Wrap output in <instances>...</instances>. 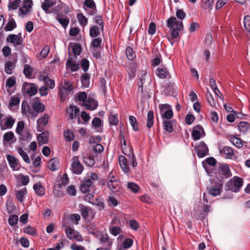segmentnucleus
<instances>
[{"instance_id":"12","label":"nucleus","mask_w":250,"mask_h":250,"mask_svg":"<svg viewBox=\"0 0 250 250\" xmlns=\"http://www.w3.org/2000/svg\"><path fill=\"white\" fill-rule=\"evenodd\" d=\"M49 116L45 114L42 117L39 118L37 121V130L38 132H42L44 129V126L48 123Z\"/></svg>"},{"instance_id":"53","label":"nucleus","mask_w":250,"mask_h":250,"mask_svg":"<svg viewBox=\"0 0 250 250\" xmlns=\"http://www.w3.org/2000/svg\"><path fill=\"white\" fill-rule=\"evenodd\" d=\"M20 99L19 97L14 96L11 97L9 104V107H12L15 105H19Z\"/></svg>"},{"instance_id":"3","label":"nucleus","mask_w":250,"mask_h":250,"mask_svg":"<svg viewBox=\"0 0 250 250\" xmlns=\"http://www.w3.org/2000/svg\"><path fill=\"white\" fill-rule=\"evenodd\" d=\"M243 185V179L239 177L234 176L227 182L225 185V190L238 192Z\"/></svg>"},{"instance_id":"33","label":"nucleus","mask_w":250,"mask_h":250,"mask_svg":"<svg viewBox=\"0 0 250 250\" xmlns=\"http://www.w3.org/2000/svg\"><path fill=\"white\" fill-rule=\"evenodd\" d=\"M238 128L240 131L243 133L250 132V124L248 122H240L238 125Z\"/></svg>"},{"instance_id":"57","label":"nucleus","mask_w":250,"mask_h":250,"mask_svg":"<svg viewBox=\"0 0 250 250\" xmlns=\"http://www.w3.org/2000/svg\"><path fill=\"white\" fill-rule=\"evenodd\" d=\"M33 68L30 65L26 64L24 66L23 73L25 77L29 78L32 73Z\"/></svg>"},{"instance_id":"24","label":"nucleus","mask_w":250,"mask_h":250,"mask_svg":"<svg viewBox=\"0 0 250 250\" xmlns=\"http://www.w3.org/2000/svg\"><path fill=\"white\" fill-rule=\"evenodd\" d=\"M32 0H24L22 6L20 9V11L23 15L27 14L32 5Z\"/></svg>"},{"instance_id":"26","label":"nucleus","mask_w":250,"mask_h":250,"mask_svg":"<svg viewBox=\"0 0 250 250\" xmlns=\"http://www.w3.org/2000/svg\"><path fill=\"white\" fill-rule=\"evenodd\" d=\"M121 148H122V151H123V153H124L125 155H127V157H128L130 164L133 167H136L137 166V165H138V163H137V161L136 160V158L135 155L133 153V149H131L130 150V153L128 154H127L126 153H125L124 152V148H123V146H122Z\"/></svg>"},{"instance_id":"23","label":"nucleus","mask_w":250,"mask_h":250,"mask_svg":"<svg viewBox=\"0 0 250 250\" xmlns=\"http://www.w3.org/2000/svg\"><path fill=\"white\" fill-rule=\"evenodd\" d=\"M83 162L88 167H92L95 165V160L93 156L87 154L83 155Z\"/></svg>"},{"instance_id":"4","label":"nucleus","mask_w":250,"mask_h":250,"mask_svg":"<svg viewBox=\"0 0 250 250\" xmlns=\"http://www.w3.org/2000/svg\"><path fill=\"white\" fill-rule=\"evenodd\" d=\"M105 182L109 189L114 193L119 191L121 187L120 181L112 175L111 172L105 179Z\"/></svg>"},{"instance_id":"18","label":"nucleus","mask_w":250,"mask_h":250,"mask_svg":"<svg viewBox=\"0 0 250 250\" xmlns=\"http://www.w3.org/2000/svg\"><path fill=\"white\" fill-rule=\"evenodd\" d=\"M85 108L89 110H95L98 105L97 101L92 98L89 97L83 104Z\"/></svg>"},{"instance_id":"15","label":"nucleus","mask_w":250,"mask_h":250,"mask_svg":"<svg viewBox=\"0 0 250 250\" xmlns=\"http://www.w3.org/2000/svg\"><path fill=\"white\" fill-rule=\"evenodd\" d=\"M219 152L223 157L227 159H231L233 155L232 148L229 146H225L221 149L219 148Z\"/></svg>"},{"instance_id":"28","label":"nucleus","mask_w":250,"mask_h":250,"mask_svg":"<svg viewBox=\"0 0 250 250\" xmlns=\"http://www.w3.org/2000/svg\"><path fill=\"white\" fill-rule=\"evenodd\" d=\"M66 67L67 68H70L73 71H76L79 69V65L78 63H75L72 60V59L70 57L68 58L66 62Z\"/></svg>"},{"instance_id":"9","label":"nucleus","mask_w":250,"mask_h":250,"mask_svg":"<svg viewBox=\"0 0 250 250\" xmlns=\"http://www.w3.org/2000/svg\"><path fill=\"white\" fill-rule=\"evenodd\" d=\"M194 149L198 157L200 158L209 155L208 148L204 141H201L197 146L194 147Z\"/></svg>"},{"instance_id":"40","label":"nucleus","mask_w":250,"mask_h":250,"mask_svg":"<svg viewBox=\"0 0 250 250\" xmlns=\"http://www.w3.org/2000/svg\"><path fill=\"white\" fill-rule=\"evenodd\" d=\"M100 34V28L97 25H92L89 29V35L91 38L97 37Z\"/></svg>"},{"instance_id":"62","label":"nucleus","mask_w":250,"mask_h":250,"mask_svg":"<svg viewBox=\"0 0 250 250\" xmlns=\"http://www.w3.org/2000/svg\"><path fill=\"white\" fill-rule=\"evenodd\" d=\"M244 27L246 31L250 34V16H245L243 20Z\"/></svg>"},{"instance_id":"47","label":"nucleus","mask_w":250,"mask_h":250,"mask_svg":"<svg viewBox=\"0 0 250 250\" xmlns=\"http://www.w3.org/2000/svg\"><path fill=\"white\" fill-rule=\"evenodd\" d=\"M15 68L13 63L11 61H7L5 63L4 71L7 74H11L12 70Z\"/></svg>"},{"instance_id":"29","label":"nucleus","mask_w":250,"mask_h":250,"mask_svg":"<svg viewBox=\"0 0 250 250\" xmlns=\"http://www.w3.org/2000/svg\"><path fill=\"white\" fill-rule=\"evenodd\" d=\"M79 112V109L76 106H74L73 104L71 105L67 110V113L69 114V118L71 120L75 118Z\"/></svg>"},{"instance_id":"56","label":"nucleus","mask_w":250,"mask_h":250,"mask_svg":"<svg viewBox=\"0 0 250 250\" xmlns=\"http://www.w3.org/2000/svg\"><path fill=\"white\" fill-rule=\"evenodd\" d=\"M8 223L11 226H14L17 224L18 222V217L17 215H11L8 220Z\"/></svg>"},{"instance_id":"46","label":"nucleus","mask_w":250,"mask_h":250,"mask_svg":"<svg viewBox=\"0 0 250 250\" xmlns=\"http://www.w3.org/2000/svg\"><path fill=\"white\" fill-rule=\"evenodd\" d=\"M37 92V86L35 84H30L29 85V87H27L26 90V93L27 94L30 96H32L33 95H34L36 94Z\"/></svg>"},{"instance_id":"11","label":"nucleus","mask_w":250,"mask_h":250,"mask_svg":"<svg viewBox=\"0 0 250 250\" xmlns=\"http://www.w3.org/2000/svg\"><path fill=\"white\" fill-rule=\"evenodd\" d=\"M65 228V232L67 238L69 239H76L78 241H82V237L80 234L79 232L78 231H76L74 228H72L68 226H66Z\"/></svg>"},{"instance_id":"21","label":"nucleus","mask_w":250,"mask_h":250,"mask_svg":"<svg viewBox=\"0 0 250 250\" xmlns=\"http://www.w3.org/2000/svg\"><path fill=\"white\" fill-rule=\"evenodd\" d=\"M37 140L40 145H44L47 143L49 140V132L44 131L37 136Z\"/></svg>"},{"instance_id":"8","label":"nucleus","mask_w":250,"mask_h":250,"mask_svg":"<svg viewBox=\"0 0 250 250\" xmlns=\"http://www.w3.org/2000/svg\"><path fill=\"white\" fill-rule=\"evenodd\" d=\"M218 168V175L220 179L218 180L223 182L224 179H228L231 176L232 174L229 166L227 164H219Z\"/></svg>"},{"instance_id":"19","label":"nucleus","mask_w":250,"mask_h":250,"mask_svg":"<svg viewBox=\"0 0 250 250\" xmlns=\"http://www.w3.org/2000/svg\"><path fill=\"white\" fill-rule=\"evenodd\" d=\"M33 189L36 194L40 197L44 196L45 194V188L43 187L40 182L35 183L33 185Z\"/></svg>"},{"instance_id":"31","label":"nucleus","mask_w":250,"mask_h":250,"mask_svg":"<svg viewBox=\"0 0 250 250\" xmlns=\"http://www.w3.org/2000/svg\"><path fill=\"white\" fill-rule=\"evenodd\" d=\"M214 0H201V7L204 10H211Z\"/></svg>"},{"instance_id":"1","label":"nucleus","mask_w":250,"mask_h":250,"mask_svg":"<svg viewBox=\"0 0 250 250\" xmlns=\"http://www.w3.org/2000/svg\"><path fill=\"white\" fill-rule=\"evenodd\" d=\"M167 26L170 29L171 38L169 39L171 45L173 43L171 40L180 38V32L184 28L183 23L181 21H178L175 17H171L167 20Z\"/></svg>"},{"instance_id":"25","label":"nucleus","mask_w":250,"mask_h":250,"mask_svg":"<svg viewBox=\"0 0 250 250\" xmlns=\"http://www.w3.org/2000/svg\"><path fill=\"white\" fill-rule=\"evenodd\" d=\"M175 122L174 119L163 120L164 129L169 132H172L173 130V124Z\"/></svg>"},{"instance_id":"2","label":"nucleus","mask_w":250,"mask_h":250,"mask_svg":"<svg viewBox=\"0 0 250 250\" xmlns=\"http://www.w3.org/2000/svg\"><path fill=\"white\" fill-rule=\"evenodd\" d=\"M99 179L98 175L95 172L90 173V177L84 178L80 186V190L83 193H87L96 189L94 182Z\"/></svg>"},{"instance_id":"42","label":"nucleus","mask_w":250,"mask_h":250,"mask_svg":"<svg viewBox=\"0 0 250 250\" xmlns=\"http://www.w3.org/2000/svg\"><path fill=\"white\" fill-rule=\"evenodd\" d=\"M154 114L152 110H149L147 115L146 126L148 128H151L153 125Z\"/></svg>"},{"instance_id":"39","label":"nucleus","mask_w":250,"mask_h":250,"mask_svg":"<svg viewBox=\"0 0 250 250\" xmlns=\"http://www.w3.org/2000/svg\"><path fill=\"white\" fill-rule=\"evenodd\" d=\"M27 190L25 187L22 188L16 192V196L19 202H22L24 200V196L26 194Z\"/></svg>"},{"instance_id":"35","label":"nucleus","mask_w":250,"mask_h":250,"mask_svg":"<svg viewBox=\"0 0 250 250\" xmlns=\"http://www.w3.org/2000/svg\"><path fill=\"white\" fill-rule=\"evenodd\" d=\"M56 20L65 29L69 23V20L68 18H62L60 14H58L55 18Z\"/></svg>"},{"instance_id":"51","label":"nucleus","mask_w":250,"mask_h":250,"mask_svg":"<svg viewBox=\"0 0 250 250\" xmlns=\"http://www.w3.org/2000/svg\"><path fill=\"white\" fill-rule=\"evenodd\" d=\"M117 114H110L109 118V123L110 125H118L119 123V120L117 118Z\"/></svg>"},{"instance_id":"34","label":"nucleus","mask_w":250,"mask_h":250,"mask_svg":"<svg viewBox=\"0 0 250 250\" xmlns=\"http://www.w3.org/2000/svg\"><path fill=\"white\" fill-rule=\"evenodd\" d=\"M42 80L45 83L46 86H48L50 89H52L54 88L55 85V81L50 79L48 75L43 76Z\"/></svg>"},{"instance_id":"36","label":"nucleus","mask_w":250,"mask_h":250,"mask_svg":"<svg viewBox=\"0 0 250 250\" xmlns=\"http://www.w3.org/2000/svg\"><path fill=\"white\" fill-rule=\"evenodd\" d=\"M49 168L53 171H55L59 168V161L57 158L51 159L48 163Z\"/></svg>"},{"instance_id":"64","label":"nucleus","mask_w":250,"mask_h":250,"mask_svg":"<svg viewBox=\"0 0 250 250\" xmlns=\"http://www.w3.org/2000/svg\"><path fill=\"white\" fill-rule=\"evenodd\" d=\"M24 127V123L23 121H21L18 123L17 127L16 129V132L18 135L22 134V132L24 131L23 129Z\"/></svg>"},{"instance_id":"52","label":"nucleus","mask_w":250,"mask_h":250,"mask_svg":"<svg viewBox=\"0 0 250 250\" xmlns=\"http://www.w3.org/2000/svg\"><path fill=\"white\" fill-rule=\"evenodd\" d=\"M102 43V40L101 38L96 37L92 40L91 43V46L92 48H100Z\"/></svg>"},{"instance_id":"37","label":"nucleus","mask_w":250,"mask_h":250,"mask_svg":"<svg viewBox=\"0 0 250 250\" xmlns=\"http://www.w3.org/2000/svg\"><path fill=\"white\" fill-rule=\"evenodd\" d=\"M77 18L82 26L84 27L87 24L88 20L82 13H78L77 14Z\"/></svg>"},{"instance_id":"43","label":"nucleus","mask_w":250,"mask_h":250,"mask_svg":"<svg viewBox=\"0 0 250 250\" xmlns=\"http://www.w3.org/2000/svg\"><path fill=\"white\" fill-rule=\"evenodd\" d=\"M125 54L129 60L132 61L136 58L135 53H134L132 48L130 46L126 47L125 49Z\"/></svg>"},{"instance_id":"27","label":"nucleus","mask_w":250,"mask_h":250,"mask_svg":"<svg viewBox=\"0 0 250 250\" xmlns=\"http://www.w3.org/2000/svg\"><path fill=\"white\" fill-rule=\"evenodd\" d=\"M90 75L87 73H84L81 75L80 79L82 86L83 88L88 87L90 84Z\"/></svg>"},{"instance_id":"50","label":"nucleus","mask_w":250,"mask_h":250,"mask_svg":"<svg viewBox=\"0 0 250 250\" xmlns=\"http://www.w3.org/2000/svg\"><path fill=\"white\" fill-rule=\"evenodd\" d=\"M31 108L28 105L27 102L23 101L21 104V112L23 115H27L30 114Z\"/></svg>"},{"instance_id":"10","label":"nucleus","mask_w":250,"mask_h":250,"mask_svg":"<svg viewBox=\"0 0 250 250\" xmlns=\"http://www.w3.org/2000/svg\"><path fill=\"white\" fill-rule=\"evenodd\" d=\"M83 8L89 15H94L97 11L96 3L93 0H85Z\"/></svg>"},{"instance_id":"13","label":"nucleus","mask_w":250,"mask_h":250,"mask_svg":"<svg viewBox=\"0 0 250 250\" xmlns=\"http://www.w3.org/2000/svg\"><path fill=\"white\" fill-rule=\"evenodd\" d=\"M6 158L10 167L13 171L20 169L21 165L17 158L12 155H7Z\"/></svg>"},{"instance_id":"30","label":"nucleus","mask_w":250,"mask_h":250,"mask_svg":"<svg viewBox=\"0 0 250 250\" xmlns=\"http://www.w3.org/2000/svg\"><path fill=\"white\" fill-rule=\"evenodd\" d=\"M79 207L82 217L84 219H86L88 216L89 211L92 210L91 208L82 204H79Z\"/></svg>"},{"instance_id":"59","label":"nucleus","mask_w":250,"mask_h":250,"mask_svg":"<svg viewBox=\"0 0 250 250\" xmlns=\"http://www.w3.org/2000/svg\"><path fill=\"white\" fill-rule=\"evenodd\" d=\"M24 232L28 234L36 236L37 235L36 229L30 225L26 226L24 229Z\"/></svg>"},{"instance_id":"55","label":"nucleus","mask_w":250,"mask_h":250,"mask_svg":"<svg viewBox=\"0 0 250 250\" xmlns=\"http://www.w3.org/2000/svg\"><path fill=\"white\" fill-rule=\"evenodd\" d=\"M127 188L133 193H137L140 190L139 186L134 182L128 183Z\"/></svg>"},{"instance_id":"20","label":"nucleus","mask_w":250,"mask_h":250,"mask_svg":"<svg viewBox=\"0 0 250 250\" xmlns=\"http://www.w3.org/2000/svg\"><path fill=\"white\" fill-rule=\"evenodd\" d=\"M55 11L57 14L62 12L67 14L69 12V8L66 4L61 2L55 7Z\"/></svg>"},{"instance_id":"5","label":"nucleus","mask_w":250,"mask_h":250,"mask_svg":"<svg viewBox=\"0 0 250 250\" xmlns=\"http://www.w3.org/2000/svg\"><path fill=\"white\" fill-rule=\"evenodd\" d=\"M160 113L163 120H170L173 116L172 107L167 104H161L159 105Z\"/></svg>"},{"instance_id":"7","label":"nucleus","mask_w":250,"mask_h":250,"mask_svg":"<svg viewBox=\"0 0 250 250\" xmlns=\"http://www.w3.org/2000/svg\"><path fill=\"white\" fill-rule=\"evenodd\" d=\"M223 182L218 180L217 182L211 183V186L208 188V193L213 196L219 195L223 189Z\"/></svg>"},{"instance_id":"16","label":"nucleus","mask_w":250,"mask_h":250,"mask_svg":"<svg viewBox=\"0 0 250 250\" xmlns=\"http://www.w3.org/2000/svg\"><path fill=\"white\" fill-rule=\"evenodd\" d=\"M201 133H204L205 132L203 127L200 125H197L193 128L191 133V136L195 141L198 140L200 139Z\"/></svg>"},{"instance_id":"22","label":"nucleus","mask_w":250,"mask_h":250,"mask_svg":"<svg viewBox=\"0 0 250 250\" xmlns=\"http://www.w3.org/2000/svg\"><path fill=\"white\" fill-rule=\"evenodd\" d=\"M119 163L122 170L125 173H127L129 172V169L127 164V160L124 156L121 155L119 156Z\"/></svg>"},{"instance_id":"63","label":"nucleus","mask_w":250,"mask_h":250,"mask_svg":"<svg viewBox=\"0 0 250 250\" xmlns=\"http://www.w3.org/2000/svg\"><path fill=\"white\" fill-rule=\"evenodd\" d=\"M21 2V0H15L14 1L12 2L10 1L8 4L9 9H17L20 6Z\"/></svg>"},{"instance_id":"41","label":"nucleus","mask_w":250,"mask_h":250,"mask_svg":"<svg viewBox=\"0 0 250 250\" xmlns=\"http://www.w3.org/2000/svg\"><path fill=\"white\" fill-rule=\"evenodd\" d=\"M33 108L38 113L43 112L45 110L44 105L39 102H35L33 105Z\"/></svg>"},{"instance_id":"32","label":"nucleus","mask_w":250,"mask_h":250,"mask_svg":"<svg viewBox=\"0 0 250 250\" xmlns=\"http://www.w3.org/2000/svg\"><path fill=\"white\" fill-rule=\"evenodd\" d=\"M156 74L161 79L166 78L167 75H169L167 68L165 67L157 68L156 70Z\"/></svg>"},{"instance_id":"44","label":"nucleus","mask_w":250,"mask_h":250,"mask_svg":"<svg viewBox=\"0 0 250 250\" xmlns=\"http://www.w3.org/2000/svg\"><path fill=\"white\" fill-rule=\"evenodd\" d=\"M17 151L25 163L27 164L30 163L29 156L21 147H19L17 149Z\"/></svg>"},{"instance_id":"17","label":"nucleus","mask_w":250,"mask_h":250,"mask_svg":"<svg viewBox=\"0 0 250 250\" xmlns=\"http://www.w3.org/2000/svg\"><path fill=\"white\" fill-rule=\"evenodd\" d=\"M137 67V64L136 62H131L128 63V67L126 71L130 80L135 77Z\"/></svg>"},{"instance_id":"14","label":"nucleus","mask_w":250,"mask_h":250,"mask_svg":"<svg viewBox=\"0 0 250 250\" xmlns=\"http://www.w3.org/2000/svg\"><path fill=\"white\" fill-rule=\"evenodd\" d=\"M6 41L14 44L15 46L16 45H21L23 42V39L21 33H19V35L15 34L9 35L6 39Z\"/></svg>"},{"instance_id":"45","label":"nucleus","mask_w":250,"mask_h":250,"mask_svg":"<svg viewBox=\"0 0 250 250\" xmlns=\"http://www.w3.org/2000/svg\"><path fill=\"white\" fill-rule=\"evenodd\" d=\"M20 136L19 139L21 140L29 142L31 139L32 136L28 131H24L22 132V134L19 135Z\"/></svg>"},{"instance_id":"58","label":"nucleus","mask_w":250,"mask_h":250,"mask_svg":"<svg viewBox=\"0 0 250 250\" xmlns=\"http://www.w3.org/2000/svg\"><path fill=\"white\" fill-rule=\"evenodd\" d=\"M94 23L99 24L102 31L104 30V22L102 16H97L94 18Z\"/></svg>"},{"instance_id":"6","label":"nucleus","mask_w":250,"mask_h":250,"mask_svg":"<svg viewBox=\"0 0 250 250\" xmlns=\"http://www.w3.org/2000/svg\"><path fill=\"white\" fill-rule=\"evenodd\" d=\"M70 169L73 174L76 175L81 174L84 170V167L81 164L78 156H75L72 158Z\"/></svg>"},{"instance_id":"60","label":"nucleus","mask_w":250,"mask_h":250,"mask_svg":"<svg viewBox=\"0 0 250 250\" xmlns=\"http://www.w3.org/2000/svg\"><path fill=\"white\" fill-rule=\"evenodd\" d=\"M81 66L84 72H86L89 67V62L86 59H82L80 62Z\"/></svg>"},{"instance_id":"54","label":"nucleus","mask_w":250,"mask_h":250,"mask_svg":"<svg viewBox=\"0 0 250 250\" xmlns=\"http://www.w3.org/2000/svg\"><path fill=\"white\" fill-rule=\"evenodd\" d=\"M64 136L66 141L70 142L74 139L75 135L72 131L67 129L64 132Z\"/></svg>"},{"instance_id":"48","label":"nucleus","mask_w":250,"mask_h":250,"mask_svg":"<svg viewBox=\"0 0 250 250\" xmlns=\"http://www.w3.org/2000/svg\"><path fill=\"white\" fill-rule=\"evenodd\" d=\"M129 121L133 130L135 131H138L139 130V127L136 118L132 115H130L129 117Z\"/></svg>"},{"instance_id":"61","label":"nucleus","mask_w":250,"mask_h":250,"mask_svg":"<svg viewBox=\"0 0 250 250\" xmlns=\"http://www.w3.org/2000/svg\"><path fill=\"white\" fill-rule=\"evenodd\" d=\"M17 26V24L14 20L12 19L11 20L9 21L7 23L6 26L5 27V30L6 31H12L14 28H15Z\"/></svg>"},{"instance_id":"49","label":"nucleus","mask_w":250,"mask_h":250,"mask_svg":"<svg viewBox=\"0 0 250 250\" xmlns=\"http://www.w3.org/2000/svg\"><path fill=\"white\" fill-rule=\"evenodd\" d=\"M15 122V120L12 117L9 116L6 118L4 126L6 128L11 129L13 127Z\"/></svg>"},{"instance_id":"38","label":"nucleus","mask_w":250,"mask_h":250,"mask_svg":"<svg viewBox=\"0 0 250 250\" xmlns=\"http://www.w3.org/2000/svg\"><path fill=\"white\" fill-rule=\"evenodd\" d=\"M162 62V56L160 53H158L155 54V58L151 61V65L152 67H156L160 64Z\"/></svg>"}]
</instances>
